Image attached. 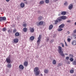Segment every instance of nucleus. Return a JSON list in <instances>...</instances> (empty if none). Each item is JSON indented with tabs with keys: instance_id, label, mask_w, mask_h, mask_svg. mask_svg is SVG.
Segmentation results:
<instances>
[{
	"instance_id": "nucleus-45",
	"label": "nucleus",
	"mask_w": 76,
	"mask_h": 76,
	"mask_svg": "<svg viewBox=\"0 0 76 76\" xmlns=\"http://www.w3.org/2000/svg\"><path fill=\"white\" fill-rule=\"evenodd\" d=\"M67 22H69L70 23V20H68L67 21Z\"/></svg>"
},
{
	"instance_id": "nucleus-25",
	"label": "nucleus",
	"mask_w": 76,
	"mask_h": 76,
	"mask_svg": "<svg viewBox=\"0 0 76 76\" xmlns=\"http://www.w3.org/2000/svg\"><path fill=\"white\" fill-rule=\"evenodd\" d=\"M42 19V17L40 16L38 17V20H41Z\"/></svg>"
},
{
	"instance_id": "nucleus-27",
	"label": "nucleus",
	"mask_w": 76,
	"mask_h": 76,
	"mask_svg": "<svg viewBox=\"0 0 76 76\" xmlns=\"http://www.w3.org/2000/svg\"><path fill=\"white\" fill-rule=\"evenodd\" d=\"M45 1L46 3L48 4V3H49L50 1L49 0H45Z\"/></svg>"
},
{
	"instance_id": "nucleus-14",
	"label": "nucleus",
	"mask_w": 76,
	"mask_h": 76,
	"mask_svg": "<svg viewBox=\"0 0 76 76\" xmlns=\"http://www.w3.org/2000/svg\"><path fill=\"white\" fill-rule=\"evenodd\" d=\"M64 24H62L59 26V28H64Z\"/></svg>"
},
{
	"instance_id": "nucleus-29",
	"label": "nucleus",
	"mask_w": 76,
	"mask_h": 76,
	"mask_svg": "<svg viewBox=\"0 0 76 76\" xmlns=\"http://www.w3.org/2000/svg\"><path fill=\"white\" fill-rule=\"evenodd\" d=\"M70 72L71 73H74V70L71 69L70 70Z\"/></svg>"
},
{
	"instance_id": "nucleus-16",
	"label": "nucleus",
	"mask_w": 76,
	"mask_h": 76,
	"mask_svg": "<svg viewBox=\"0 0 76 76\" xmlns=\"http://www.w3.org/2000/svg\"><path fill=\"white\" fill-rule=\"evenodd\" d=\"M57 20H58L59 22L61 21V20H62V18H61V17H58L57 19Z\"/></svg>"
},
{
	"instance_id": "nucleus-1",
	"label": "nucleus",
	"mask_w": 76,
	"mask_h": 76,
	"mask_svg": "<svg viewBox=\"0 0 76 76\" xmlns=\"http://www.w3.org/2000/svg\"><path fill=\"white\" fill-rule=\"evenodd\" d=\"M58 51L59 53L60 54L62 57H64L65 56L64 55V54L63 53V51L62 50V48L61 47V46L58 47Z\"/></svg>"
},
{
	"instance_id": "nucleus-37",
	"label": "nucleus",
	"mask_w": 76,
	"mask_h": 76,
	"mask_svg": "<svg viewBox=\"0 0 76 76\" xmlns=\"http://www.w3.org/2000/svg\"><path fill=\"white\" fill-rule=\"evenodd\" d=\"M16 32V29H14L13 30V32L14 33H15V32Z\"/></svg>"
},
{
	"instance_id": "nucleus-36",
	"label": "nucleus",
	"mask_w": 76,
	"mask_h": 76,
	"mask_svg": "<svg viewBox=\"0 0 76 76\" xmlns=\"http://www.w3.org/2000/svg\"><path fill=\"white\" fill-rule=\"evenodd\" d=\"M3 31H5L6 30V28H4L2 29Z\"/></svg>"
},
{
	"instance_id": "nucleus-12",
	"label": "nucleus",
	"mask_w": 76,
	"mask_h": 76,
	"mask_svg": "<svg viewBox=\"0 0 76 76\" xmlns=\"http://www.w3.org/2000/svg\"><path fill=\"white\" fill-rule=\"evenodd\" d=\"M61 18H62V20L63 19V20H65L67 19V17L66 16H61Z\"/></svg>"
},
{
	"instance_id": "nucleus-38",
	"label": "nucleus",
	"mask_w": 76,
	"mask_h": 76,
	"mask_svg": "<svg viewBox=\"0 0 76 76\" xmlns=\"http://www.w3.org/2000/svg\"><path fill=\"white\" fill-rule=\"evenodd\" d=\"M64 5L65 6H67V2H66L65 3H64Z\"/></svg>"
},
{
	"instance_id": "nucleus-10",
	"label": "nucleus",
	"mask_w": 76,
	"mask_h": 76,
	"mask_svg": "<svg viewBox=\"0 0 76 76\" xmlns=\"http://www.w3.org/2000/svg\"><path fill=\"white\" fill-rule=\"evenodd\" d=\"M19 68L20 69L23 70L24 69V67L22 65H20L19 66Z\"/></svg>"
},
{
	"instance_id": "nucleus-15",
	"label": "nucleus",
	"mask_w": 76,
	"mask_h": 76,
	"mask_svg": "<svg viewBox=\"0 0 76 76\" xmlns=\"http://www.w3.org/2000/svg\"><path fill=\"white\" fill-rule=\"evenodd\" d=\"M20 6L21 7L23 8L25 7V4L23 3H21L20 4Z\"/></svg>"
},
{
	"instance_id": "nucleus-39",
	"label": "nucleus",
	"mask_w": 76,
	"mask_h": 76,
	"mask_svg": "<svg viewBox=\"0 0 76 76\" xmlns=\"http://www.w3.org/2000/svg\"><path fill=\"white\" fill-rule=\"evenodd\" d=\"M66 60H69V57L68 56L66 57Z\"/></svg>"
},
{
	"instance_id": "nucleus-55",
	"label": "nucleus",
	"mask_w": 76,
	"mask_h": 76,
	"mask_svg": "<svg viewBox=\"0 0 76 76\" xmlns=\"http://www.w3.org/2000/svg\"><path fill=\"white\" fill-rule=\"evenodd\" d=\"M75 76H76V75Z\"/></svg>"
},
{
	"instance_id": "nucleus-47",
	"label": "nucleus",
	"mask_w": 76,
	"mask_h": 76,
	"mask_svg": "<svg viewBox=\"0 0 76 76\" xmlns=\"http://www.w3.org/2000/svg\"><path fill=\"white\" fill-rule=\"evenodd\" d=\"M62 46L63 47H64V44H62Z\"/></svg>"
},
{
	"instance_id": "nucleus-13",
	"label": "nucleus",
	"mask_w": 76,
	"mask_h": 76,
	"mask_svg": "<svg viewBox=\"0 0 76 76\" xmlns=\"http://www.w3.org/2000/svg\"><path fill=\"white\" fill-rule=\"evenodd\" d=\"M72 45H76V41L75 40H74L72 42Z\"/></svg>"
},
{
	"instance_id": "nucleus-11",
	"label": "nucleus",
	"mask_w": 76,
	"mask_h": 76,
	"mask_svg": "<svg viewBox=\"0 0 76 76\" xmlns=\"http://www.w3.org/2000/svg\"><path fill=\"white\" fill-rule=\"evenodd\" d=\"M43 23H44V21H41L39 23V24H37V26H40V25H43Z\"/></svg>"
},
{
	"instance_id": "nucleus-3",
	"label": "nucleus",
	"mask_w": 76,
	"mask_h": 76,
	"mask_svg": "<svg viewBox=\"0 0 76 76\" xmlns=\"http://www.w3.org/2000/svg\"><path fill=\"white\" fill-rule=\"evenodd\" d=\"M41 35H39V37L38 38V40L37 41V44L38 45H39L40 44V42L41 41Z\"/></svg>"
},
{
	"instance_id": "nucleus-2",
	"label": "nucleus",
	"mask_w": 76,
	"mask_h": 76,
	"mask_svg": "<svg viewBox=\"0 0 76 76\" xmlns=\"http://www.w3.org/2000/svg\"><path fill=\"white\" fill-rule=\"evenodd\" d=\"M38 70H39V68L38 67H36L34 69V72H35L36 76H38L39 75L40 71H38Z\"/></svg>"
},
{
	"instance_id": "nucleus-8",
	"label": "nucleus",
	"mask_w": 76,
	"mask_h": 76,
	"mask_svg": "<svg viewBox=\"0 0 76 76\" xmlns=\"http://www.w3.org/2000/svg\"><path fill=\"white\" fill-rule=\"evenodd\" d=\"M13 41L14 43H18L19 42V39L17 38H15L14 39Z\"/></svg>"
},
{
	"instance_id": "nucleus-18",
	"label": "nucleus",
	"mask_w": 76,
	"mask_h": 76,
	"mask_svg": "<svg viewBox=\"0 0 76 76\" xmlns=\"http://www.w3.org/2000/svg\"><path fill=\"white\" fill-rule=\"evenodd\" d=\"M19 35H20V34H19V32H18L16 33L15 34V36L16 37H19Z\"/></svg>"
},
{
	"instance_id": "nucleus-7",
	"label": "nucleus",
	"mask_w": 76,
	"mask_h": 76,
	"mask_svg": "<svg viewBox=\"0 0 76 76\" xmlns=\"http://www.w3.org/2000/svg\"><path fill=\"white\" fill-rule=\"evenodd\" d=\"M30 31L31 33H33L34 32V28H30Z\"/></svg>"
},
{
	"instance_id": "nucleus-46",
	"label": "nucleus",
	"mask_w": 76,
	"mask_h": 76,
	"mask_svg": "<svg viewBox=\"0 0 76 76\" xmlns=\"http://www.w3.org/2000/svg\"><path fill=\"white\" fill-rule=\"evenodd\" d=\"M6 1H7V2H9V1H10V0H6Z\"/></svg>"
},
{
	"instance_id": "nucleus-19",
	"label": "nucleus",
	"mask_w": 76,
	"mask_h": 76,
	"mask_svg": "<svg viewBox=\"0 0 76 76\" xmlns=\"http://www.w3.org/2000/svg\"><path fill=\"white\" fill-rule=\"evenodd\" d=\"M7 67L8 68H11V67H12V65L10 64H8L7 65Z\"/></svg>"
},
{
	"instance_id": "nucleus-21",
	"label": "nucleus",
	"mask_w": 76,
	"mask_h": 76,
	"mask_svg": "<svg viewBox=\"0 0 76 76\" xmlns=\"http://www.w3.org/2000/svg\"><path fill=\"white\" fill-rule=\"evenodd\" d=\"M48 72H49V71H48V69H45L44 70V72L45 73H48Z\"/></svg>"
},
{
	"instance_id": "nucleus-17",
	"label": "nucleus",
	"mask_w": 76,
	"mask_h": 76,
	"mask_svg": "<svg viewBox=\"0 0 76 76\" xmlns=\"http://www.w3.org/2000/svg\"><path fill=\"white\" fill-rule=\"evenodd\" d=\"M53 28V25H50L49 27V30H51V29H52Z\"/></svg>"
},
{
	"instance_id": "nucleus-54",
	"label": "nucleus",
	"mask_w": 76,
	"mask_h": 76,
	"mask_svg": "<svg viewBox=\"0 0 76 76\" xmlns=\"http://www.w3.org/2000/svg\"><path fill=\"white\" fill-rule=\"evenodd\" d=\"M69 64H70V63H69Z\"/></svg>"
},
{
	"instance_id": "nucleus-22",
	"label": "nucleus",
	"mask_w": 76,
	"mask_h": 76,
	"mask_svg": "<svg viewBox=\"0 0 76 76\" xmlns=\"http://www.w3.org/2000/svg\"><path fill=\"white\" fill-rule=\"evenodd\" d=\"M52 64L54 65L56 64V61L54 60L52 61Z\"/></svg>"
},
{
	"instance_id": "nucleus-30",
	"label": "nucleus",
	"mask_w": 76,
	"mask_h": 76,
	"mask_svg": "<svg viewBox=\"0 0 76 76\" xmlns=\"http://www.w3.org/2000/svg\"><path fill=\"white\" fill-rule=\"evenodd\" d=\"M27 25V24H26V23H25L24 24H23V26L24 27H26V26Z\"/></svg>"
},
{
	"instance_id": "nucleus-20",
	"label": "nucleus",
	"mask_w": 76,
	"mask_h": 76,
	"mask_svg": "<svg viewBox=\"0 0 76 76\" xmlns=\"http://www.w3.org/2000/svg\"><path fill=\"white\" fill-rule=\"evenodd\" d=\"M34 39L35 37L34 36H31L30 37V39H31V41L34 40Z\"/></svg>"
},
{
	"instance_id": "nucleus-43",
	"label": "nucleus",
	"mask_w": 76,
	"mask_h": 76,
	"mask_svg": "<svg viewBox=\"0 0 76 76\" xmlns=\"http://www.w3.org/2000/svg\"><path fill=\"white\" fill-rule=\"evenodd\" d=\"M73 37H74L75 38H76V34H74L73 35Z\"/></svg>"
},
{
	"instance_id": "nucleus-40",
	"label": "nucleus",
	"mask_w": 76,
	"mask_h": 76,
	"mask_svg": "<svg viewBox=\"0 0 76 76\" xmlns=\"http://www.w3.org/2000/svg\"><path fill=\"white\" fill-rule=\"evenodd\" d=\"M70 57H72V58H73V55H70Z\"/></svg>"
},
{
	"instance_id": "nucleus-52",
	"label": "nucleus",
	"mask_w": 76,
	"mask_h": 76,
	"mask_svg": "<svg viewBox=\"0 0 76 76\" xmlns=\"http://www.w3.org/2000/svg\"><path fill=\"white\" fill-rule=\"evenodd\" d=\"M47 41H48V39H47Z\"/></svg>"
},
{
	"instance_id": "nucleus-23",
	"label": "nucleus",
	"mask_w": 76,
	"mask_h": 76,
	"mask_svg": "<svg viewBox=\"0 0 76 76\" xmlns=\"http://www.w3.org/2000/svg\"><path fill=\"white\" fill-rule=\"evenodd\" d=\"M66 12L64 11L62 12L61 13V14L62 15H66Z\"/></svg>"
},
{
	"instance_id": "nucleus-32",
	"label": "nucleus",
	"mask_w": 76,
	"mask_h": 76,
	"mask_svg": "<svg viewBox=\"0 0 76 76\" xmlns=\"http://www.w3.org/2000/svg\"><path fill=\"white\" fill-rule=\"evenodd\" d=\"M55 24L56 25V24H57V23L58 22V21L57 20H56L55 21Z\"/></svg>"
},
{
	"instance_id": "nucleus-4",
	"label": "nucleus",
	"mask_w": 76,
	"mask_h": 76,
	"mask_svg": "<svg viewBox=\"0 0 76 76\" xmlns=\"http://www.w3.org/2000/svg\"><path fill=\"white\" fill-rule=\"evenodd\" d=\"M6 18L5 17H0V22H2V20H6Z\"/></svg>"
},
{
	"instance_id": "nucleus-5",
	"label": "nucleus",
	"mask_w": 76,
	"mask_h": 76,
	"mask_svg": "<svg viewBox=\"0 0 76 76\" xmlns=\"http://www.w3.org/2000/svg\"><path fill=\"white\" fill-rule=\"evenodd\" d=\"M6 60L7 61V63H10L11 62V60H10V59L9 58H7L6 59Z\"/></svg>"
},
{
	"instance_id": "nucleus-44",
	"label": "nucleus",
	"mask_w": 76,
	"mask_h": 76,
	"mask_svg": "<svg viewBox=\"0 0 76 76\" xmlns=\"http://www.w3.org/2000/svg\"><path fill=\"white\" fill-rule=\"evenodd\" d=\"M58 65V66H61V65L60 63H59Z\"/></svg>"
},
{
	"instance_id": "nucleus-50",
	"label": "nucleus",
	"mask_w": 76,
	"mask_h": 76,
	"mask_svg": "<svg viewBox=\"0 0 76 76\" xmlns=\"http://www.w3.org/2000/svg\"><path fill=\"white\" fill-rule=\"evenodd\" d=\"M40 76H42V74H40Z\"/></svg>"
},
{
	"instance_id": "nucleus-42",
	"label": "nucleus",
	"mask_w": 76,
	"mask_h": 76,
	"mask_svg": "<svg viewBox=\"0 0 76 76\" xmlns=\"http://www.w3.org/2000/svg\"><path fill=\"white\" fill-rule=\"evenodd\" d=\"M73 32L74 33H76V30H73Z\"/></svg>"
},
{
	"instance_id": "nucleus-51",
	"label": "nucleus",
	"mask_w": 76,
	"mask_h": 76,
	"mask_svg": "<svg viewBox=\"0 0 76 76\" xmlns=\"http://www.w3.org/2000/svg\"><path fill=\"white\" fill-rule=\"evenodd\" d=\"M75 25H76V22H75Z\"/></svg>"
},
{
	"instance_id": "nucleus-26",
	"label": "nucleus",
	"mask_w": 76,
	"mask_h": 76,
	"mask_svg": "<svg viewBox=\"0 0 76 76\" xmlns=\"http://www.w3.org/2000/svg\"><path fill=\"white\" fill-rule=\"evenodd\" d=\"M44 3V1H42L40 2L39 4H42Z\"/></svg>"
},
{
	"instance_id": "nucleus-41",
	"label": "nucleus",
	"mask_w": 76,
	"mask_h": 76,
	"mask_svg": "<svg viewBox=\"0 0 76 76\" xmlns=\"http://www.w3.org/2000/svg\"><path fill=\"white\" fill-rule=\"evenodd\" d=\"M65 46H68L67 44V43H66V41H65Z\"/></svg>"
},
{
	"instance_id": "nucleus-9",
	"label": "nucleus",
	"mask_w": 76,
	"mask_h": 76,
	"mask_svg": "<svg viewBox=\"0 0 76 76\" xmlns=\"http://www.w3.org/2000/svg\"><path fill=\"white\" fill-rule=\"evenodd\" d=\"M73 4H70L68 6V9L69 10L72 9V8H73Z\"/></svg>"
},
{
	"instance_id": "nucleus-28",
	"label": "nucleus",
	"mask_w": 76,
	"mask_h": 76,
	"mask_svg": "<svg viewBox=\"0 0 76 76\" xmlns=\"http://www.w3.org/2000/svg\"><path fill=\"white\" fill-rule=\"evenodd\" d=\"M12 29L10 28V29H9V30L8 31V32L9 33H10V32H12Z\"/></svg>"
},
{
	"instance_id": "nucleus-33",
	"label": "nucleus",
	"mask_w": 76,
	"mask_h": 76,
	"mask_svg": "<svg viewBox=\"0 0 76 76\" xmlns=\"http://www.w3.org/2000/svg\"><path fill=\"white\" fill-rule=\"evenodd\" d=\"M70 41H71V39L70 38H68L67 39L68 42H70Z\"/></svg>"
},
{
	"instance_id": "nucleus-34",
	"label": "nucleus",
	"mask_w": 76,
	"mask_h": 76,
	"mask_svg": "<svg viewBox=\"0 0 76 76\" xmlns=\"http://www.w3.org/2000/svg\"><path fill=\"white\" fill-rule=\"evenodd\" d=\"M73 64L74 65H76V61H74L73 62Z\"/></svg>"
},
{
	"instance_id": "nucleus-31",
	"label": "nucleus",
	"mask_w": 76,
	"mask_h": 76,
	"mask_svg": "<svg viewBox=\"0 0 76 76\" xmlns=\"http://www.w3.org/2000/svg\"><path fill=\"white\" fill-rule=\"evenodd\" d=\"M62 30H63V29H62V28H60L58 29V31L59 32H60V31H61Z\"/></svg>"
},
{
	"instance_id": "nucleus-35",
	"label": "nucleus",
	"mask_w": 76,
	"mask_h": 76,
	"mask_svg": "<svg viewBox=\"0 0 76 76\" xmlns=\"http://www.w3.org/2000/svg\"><path fill=\"white\" fill-rule=\"evenodd\" d=\"M70 61H73V60H74V59L72 58H71L70 59Z\"/></svg>"
},
{
	"instance_id": "nucleus-49",
	"label": "nucleus",
	"mask_w": 76,
	"mask_h": 76,
	"mask_svg": "<svg viewBox=\"0 0 76 76\" xmlns=\"http://www.w3.org/2000/svg\"><path fill=\"white\" fill-rule=\"evenodd\" d=\"M67 33H68V34H70V32H69V31H68L67 32Z\"/></svg>"
},
{
	"instance_id": "nucleus-6",
	"label": "nucleus",
	"mask_w": 76,
	"mask_h": 76,
	"mask_svg": "<svg viewBox=\"0 0 76 76\" xmlns=\"http://www.w3.org/2000/svg\"><path fill=\"white\" fill-rule=\"evenodd\" d=\"M23 65L25 67H27L28 65V62L26 61H25L24 62Z\"/></svg>"
},
{
	"instance_id": "nucleus-48",
	"label": "nucleus",
	"mask_w": 76,
	"mask_h": 76,
	"mask_svg": "<svg viewBox=\"0 0 76 76\" xmlns=\"http://www.w3.org/2000/svg\"><path fill=\"white\" fill-rule=\"evenodd\" d=\"M53 42V40H51L50 41V42Z\"/></svg>"
},
{
	"instance_id": "nucleus-53",
	"label": "nucleus",
	"mask_w": 76,
	"mask_h": 76,
	"mask_svg": "<svg viewBox=\"0 0 76 76\" xmlns=\"http://www.w3.org/2000/svg\"><path fill=\"white\" fill-rule=\"evenodd\" d=\"M23 0V1H26V0Z\"/></svg>"
},
{
	"instance_id": "nucleus-24",
	"label": "nucleus",
	"mask_w": 76,
	"mask_h": 76,
	"mask_svg": "<svg viewBox=\"0 0 76 76\" xmlns=\"http://www.w3.org/2000/svg\"><path fill=\"white\" fill-rule=\"evenodd\" d=\"M23 31L24 32H27V28H23Z\"/></svg>"
}]
</instances>
